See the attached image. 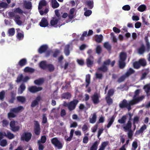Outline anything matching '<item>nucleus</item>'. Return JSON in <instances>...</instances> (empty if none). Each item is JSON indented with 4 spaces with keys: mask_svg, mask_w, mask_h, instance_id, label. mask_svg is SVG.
Listing matches in <instances>:
<instances>
[{
    "mask_svg": "<svg viewBox=\"0 0 150 150\" xmlns=\"http://www.w3.org/2000/svg\"><path fill=\"white\" fill-rule=\"evenodd\" d=\"M34 122L35 123L34 130L35 133L36 135H39L40 132V124L38 121H35Z\"/></svg>",
    "mask_w": 150,
    "mask_h": 150,
    "instance_id": "1a4fd4ad",
    "label": "nucleus"
},
{
    "mask_svg": "<svg viewBox=\"0 0 150 150\" xmlns=\"http://www.w3.org/2000/svg\"><path fill=\"white\" fill-rule=\"evenodd\" d=\"M74 130L73 129H72L71 130L70 132V135L69 137H68L67 138V139L66 140L68 141H70L72 137H73L74 133Z\"/></svg>",
    "mask_w": 150,
    "mask_h": 150,
    "instance_id": "864d4df0",
    "label": "nucleus"
},
{
    "mask_svg": "<svg viewBox=\"0 0 150 150\" xmlns=\"http://www.w3.org/2000/svg\"><path fill=\"white\" fill-rule=\"evenodd\" d=\"M127 119V116L126 115H123L122 117L120 119H119L118 122L121 124H124L125 122Z\"/></svg>",
    "mask_w": 150,
    "mask_h": 150,
    "instance_id": "58836bf2",
    "label": "nucleus"
},
{
    "mask_svg": "<svg viewBox=\"0 0 150 150\" xmlns=\"http://www.w3.org/2000/svg\"><path fill=\"white\" fill-rule=\"evenodd\" d=\"M99 143L97 141H95L91 147L90 150H97Z\"/></svg>",
    "mask_w": 150,
    "mask_h": 150,
    "instance_id": "f704fd0d",
    "label": "nucleus"
},
{
    "mask_svg": "<svg viewBox=\"0 0 150 150\" xmlns=\"http://www.w3.org/2000/svg\"><path fill=\"white\" fill-rule=\"evenodd\" d=\"M24 108L22 106H20L17 107L11 108L10 111L14 112L16 113L20 112L24 110Z\"/></svg>",
    "mask_w": 150,
    "mask_h": 150,
    "instance_id": "4468645a",
    "label": "nucleus"
},
{
    "mask_svg": "<svg viewBox=\"0 0 150 150\" xmlns=\"http://www.w3.org/2000/svg\"><path fill=\"white\" fill-rule=\"evenodd\" d=\"M126 77L125 75L121 76L117 80V82L119 83H120L122 82L125 79Z\"/></svg>",
    "mask_w": 150,
    "mask_h": 150,
    "instance_id": "052dcab7",
    "label": "nucleus"
},
{
    "mask_svg": "<svg viewBox=\"0 0 150 150\" xmlns=\"http://www.w3.org/2000/svg\"><path fill=\"white\" fill-rule=\"evenodd\" d=\"M24 71L25 72L33 73L34 72L35 69L33 68L27 67L24 69Z\"/></svg>",
    "mask_w": 150,
    "mask_h": 150,
    "instance_id": "ea45409f",
    "label": "nucleus"
},
{
    "mask_svg": "<svg viewBox=\"0 0 150 150\" xmlns=\"http://www.w3.org/2000/svg\"><path fill=\"white\" fill-rule=\"evenodd\" d=\"M91 76L90 74H87L86 76V82L87 84L86 85V87H87L90 83Z\"/></svg>",
    "mask_w": 150,
    "mask_h": 150,
    "instance_id": "a19ab883",
    "label": "nucleus"
},
{
    "mask_svg": "<svg viewBox=\"0 0 150 150\" xmlns=\"http://www.w3.org/2000/svg\"><path fill=\"white\" fill-rule=\"evenodd\" d=\"M42 88L41 87H37L35 86H32L28 88V90L32 93H35L42 90Z\"/></svg>",
    "mask_w": 150,
    "mask_h": 150,
    "instance_id": "9d476101",
    "label": "nucleus"
},
{
    "mask_svg": "<svg viewBox=\"0 0 150 150\" xmlns=\"http://www.w3.org/2000/svg\"><path fill=\"white\" fill-rule=\"evenodd\" d=\"M17 38L19 40L22 39L24 37V34L23 33H18L17 35Z\"/></svg>",
    "mask_w": 150,
    "mask_h": 150,
    "instance_id": "bf43d9fd",
    "label": "nucleus"
},
{
    "mask_svg": "<svg viewBox=\"0 0 150 150\" xmlns=\"http://www.w3.org/2000/svg\"><path fill=\"white\" fill-rule=\"evenodd\" d=\"M134 71L131 68H130L125 73V75L126 77L129 76L131 74H133Z\"/></svg>",
    "mask_w": 150,
    "mask_h": 150,
    "instance_id": "79ce46f5",
    "label": "nucleus"
},
{
    "mask_svg": "<svg viewBox=\"0 0 150 150\" xmlns=\"http://www.w3.org/2000/svg\"><path fill=\"white\" fill-rule=\"evenodd\" d=\"M143 89L146 94L147 96H150V84H147L143 87Z\"/></svg>",
    "mask_w": 150,
    "mask_h": 150,
    "instance_id": "a211bd4d",
    "label": "nucleus"
},
{
    "mask_svg": "<svg viewBox=\"0 0 150 150\" xmlns=\"http://www.w3.org/2000/svg\"><path fill=\"white\" fill-rule=\"evenodd\" d=\"M32 134L30 132H26L23 133L21 136V139L28 142L31 139Z\"/></svg>",
    "mask_w": 150,
    "mask_h": 150,
    "instance_id": "0eeeda50",
    "label": "nucleus"
},
{
    "mask_svg": "<svg viewBox=\"0 0 150 150\" xmlns=\"http://www.w3.org/2000/svg\"><path fill=\"white\" fill-rule=\"evenodd\" d=\"M42 98L40 96H38L35 100H34L31 103L30 106L32 108H34L36 106L38 105L39 102L41 100Z\"/></svg>",
    "mask_w": 150,
    "mask_h": 150,
    "instance_id": "9b49d317",
    "label": "nucleus"
},
{
    "mask_svg": "<svg viewBox=\"0 0 150 150\" xmlns=\"http://www.w3.org/2000/svg\"><path fill=\"white\" fill-rule=\"evenodd\" d=\"M60 53V51L57 49H56L54 52L53 56L54 57H56Z\"/></svg>",
    "mask_w": 150,
    "mask_h": 150,
    "instance_id": "774afa93",
    "label": "nucleus"
},
{
    "mask_svg": "<svg viewBox=\"0 0 150 150\" xmlns=\"http://www.w3.org/2000/svg\"><path fill=\"white\" fill-rule=\"evenodd\" d=\"M24 6L26 9H30L32 8L31 2L30 1L25 2L24 4Z\"/></svg>",
    "mask_w": 150,
    "mask_h": 150,
    "instance_id": "e433bc0d",
    "label": "nucleus"
},
{
    "mask_svg": "<svg viewBox=\"0 0 150 150\" xmlns=\"http://www.w3.org/2000/svg\"><path fill=\"white\" fill-rule=\"evenodd\" d=\"M141 66L145 67L146 65V62L144 58L140 59L138 61Z\"/></svg>",
    "mask_w": 150,
    "mask_h": 150,
    "instance_id": "72a5a7b5",
    "label": "nucleus"
},
{
    "mask_svg": "<svg viewBox=\"0 0 150 150\" xmlns=\"http://www.w3.org/2000/svg\"><path fill=\"white\" fill-rule=\"evenodd\" d=\"M93 57L92 55L88 56L86 60V64L88 67L93 65Z\"/></svg>",
    "mask_w": 150,
    "mask_h": 150,
    "instance_id": "2eb2a0df",
    "label": "nucleus"
},
{
    "mask_svg": "<svg viewBox=\"0 0 150 150\" xmlns=\"http://www.w3.org/2000/svg\"><path fill=\"white\" fill-rule=\"evenodd\" d=\"M48 46L46 45H41L38 49V52L40 54H42L45 52L47 50Z\"/></svg>",
    "mask_w": 150,
    "mask_h": 150,
    "instance_id": "f3484780",
    "label": "nucleus"
},
{
    "mask_svg": "<svg viewBox=\"0 0 150 150\" xmlns=\"http://www.w3.org/2000/svg\"><path fill=\"white\" fill-rule=\"evenodd\" d=\"M51 141L52 144L54 145L55 147L59 149L62 148L63 144L57 137L53 138L51 139Z\"/></svg>",
    "mask_w": 150,
    "mask_h": 150,
    "instance_id": "20e7f679",
    "label": "nucleus"
},
{
    "mask_svg": "<svg viewBox=\"0 0 150 150\" xmlns=\"http://www.w3.org/2000/svg\"><path fill=\"white\" fill-rule=\"evenodd\" d=\"M14 12L15 13H18L20 14H22L23 13V11L19 7L15 8L14 10Z\"/></svg>",
    "mask_w": 150,
    "mask_h": 150,
    "instance_id": "3c124183",
    "label": "nucleus"
},
{
    "mask_svg": "<svg viewBox=\"0 0 150 150\" xmlns=\"http://www.w3.org/2000/svg\"><path fill=\"white\" fill-rule=\"evenodd\" d=\"M14 18V21L17 25H22V22L20 20L21 18L19 15L17 14L16 15Z\"/></svg>",
    "mask_w": 150,
    "mask_h": 150,
    "instance_id": "aec40b11",
    "label": "nucleus"
},
{
    "mask_svg": "<svg viewBox=\"0 0 150 150\" xmlns=\"http://www.w3.org/2000/svg\"><path fill=\"white\" fill-rule=\"evenodd\" d=\"M69 48L70 46L69 45H66L64 48V53L67 56H68L70 54Z\"/></svg>",
    "mask_w": 150,
    "mask_h": 150,
    "instance_id": "c9c22d12",
    "label": "nucleus"
},
{
    "mask_svg": "<svg viewBox=\"0 0 150 150\" xmlns=\"http://www.w3.org/2000/svg\"><path fill=\"white\" fill-rule=\"evenodd\" d=\"M71 97V95L69 92L64 93L62 96V99H70Z\"/></svg>",
    "mask_w": 150,
    "mask_h": 150,
    "instance_id": "b1692460",
    "label": "nucleus"
},
{
    "mask_svg": "<svg viewBox=\"0 0 150 150\" xmlns=\"http://www.w3.org/2000/svg\"><path fill=\"white\" fill-rule=\"evenodd\" d=\"M100 97V95L98 94L97 92H95L91 96V100L94 104H97L100 102L99 100Z\"/></svg>",
    "mask_w": 150,
    "mask_h": 150,
    "instance_id": "423d86ee",
    "label": "nucleus"
},
{
    "mask_svg": "<svg viewBox=\"0 0 150 150\" xmlns=\"http://www.w3.org/2000/svg\"><path fill=\"white\" fill-rule=\"evenodd\" d=\"M86 4L88 6L89 9H91L93 7V1H89L86 2Z\"/></svg>",
    "mask_w": 150,
    "mask_h": 150,
    "instance_id": "8fccbe9b",
    "label": "nucleus"
},
{
    "mask_svg": "<svg viewBox=\"0 0 150 150\" xmlns=\"http://www.w3.org/2000/svg\"><path fill=\"white\" fill-rule=\"evenodd\" d=\"M11 98L9 100V102L10 103H13L15 99V94L13 93V92L11 93Z\"/></svg>",
    "mask_w": 150,
    "mask_h": 150,
    "instance_id": "5fc2aeb1",
    "label": "nucleus"
},
{
    "mask_svg": "<svg viewBox=\"0 0 150 150\" xmlns=\"http://www.w3.org/2000/svg\"><path fill=\"white\" fill-rule=\"evenodd\" d=\"M133 66L136 69H139L141 66L138 61L134 62L133 63Z\"/></svg>",
    "mask_w": 150,
    "mask_h": 150,
    "instance_id": "603ef678",
    "label": "nucleus"
},
{
    "mask_svg": "<svg viewBox=\"0 0 150 150\" xmlns=\"http://www.w3.org/2000/svg\"><path fill=\"white\" fill-rule=\"evenodd\" d=\"M17 100L22 103H24L26 101V98L25 97L23 96H18L17 97Z\"/></svg>",
    "mask_w": 150,
    "mask_h": 150,
    "instance_id": "473e14b6",
    "label": "nucleus"
},
{
    "mask_svg": "<svg viewBox=\"0 0 150 150\" xmlns=\"http://www.w3.org/2000/svg\"><path fill=\"white\" fill-rule=\"evenodd\" d=\"M25 88L26 87L25 84L23 83H22L18 89V93L20 94H22L25 90Z\"/></svg>",
    "mask_w": 150,
    "mask_h": 150,
    "instance_id": "393cba45",
    "label": "nucleus"
},
{
    "mask_svg": "<svg viewBox=\"0 0 150 150\" xmlns=\"http://www.w3.org/2000/svg\"><path fill=\"white\" fill-rule=\"evenodd\" d=\"M5 136L10 139H13L14 137V135L12 133L8 131H7L6 134L5 133Z\"/></svg>",
    "mask_w": 150,
    "mask_h": 150,
    "instance_id": "2f4dec72",
    "label": "nucleus"
},
{
    "mask_svg": "<svg viewBox=\"0 0 150 150\" xmlns=\"http://www.w3.org/2000/svg\"><path fill=\"white\" fill-rule=\"evenodd\" d=\"M146 9V6L144 4L140 5L137 8L138 10L140 12H143Z\"/></svg>",
    "mask_w": 150,
    "mask_h": 150,
    "instance_id": "37998d69",
    "label": "nucleus"
},
{
    "mask_svg": "<svg viewBox=\"0 0 150 150\" xmlns=\"http://www.w3.org/2000/svg\"><path fill=\"white\" fill-rule=\"evenodd\" d=\"M5 96V92L4 91H2L0 92V100L3 101Z\"/></svg>",
    "mask_w": 150,
    "mask_h": 150,
    "instance_id": "680f3d73",
    "label": "nucleus"
},
{
    "mask_svg": "<svg viewBox=\"0 0 150 150\" xmlns=\"http://www.w3.org/2000/svg\"><path fill=\"white\" fill-rule=\"evenodd\" d=\"M44 81V79L43 78H40L38 79L35 80L34 83L37 85H40L42 84Z\"/></svg>",
    "mask_w": 150,
    "mask_h": 150,
    "instance_id": "4c0bfd02",
    "label": "nucleus"
},
{
    "mask_svg": "<svg viewBox=\"0 0 150 150\" xmlns=\"http://www.w3.org/2000/svg\"><path fill=\"white\" fill-rule=\"evenodd\" d=\"M139 117H138L136 116L134 117L133 119V124L134 126L136 127V126L135 125V124H138L139 122Z\"/></svg>",
    "mask_w": 150,
    "mask_h": 150,
    "instance_id": "6e6d98bb",
    "label": "nucleus"
},
{
    "mask_svg": "<svg viewBox=\"0 0 150 150\" xmlns=\"http://www.w3.org/2000/svg\"><path fill=\"white\" fill-rule=\"evenodd\" d=\"M144 98L145 96H142L138 97L133 98V99L132 100L133 105L142 101Z\"/></svg>",
    "mask_w": 150,
    "mask_h": 150,
    "instance_id": "ddd939ff",
    "label": "nucleus"
},
{
    "mask_svg": "<svg viewBox=\"0 0 150 150\" xmlns=\"http://www.w3.org/2000/svg\"><path fill=\"white\" fill-rule=\"evenodd\" d=\"M115 118L114 117V116H112L111 118H109L108 119V123L107 125V127L108 128L110 127L113 122Z\"/></svg>",
    "mask_w": 150,
    "mask_h": 150,
    "instance_id": "c85d7f7f",
    "label": "nucleus"
},
{
    "mask_svg": "<svg viewBox=\"0 0 150 150\" xmlns=\"http://www.w3.org/2000/svg\"><path fill=\"white\" fill-rule=\"evenodd\" d=\"M104 47L108 51H110L111 50L112 46L108 42H105L103 44Z\"/></svg>",
    "mask_w": 150,
    "mask_h": 150,
    "instance_id": "c756f323",
    "label": "nucleus"
},
{
    "mask_svg": "<svg viewBox=\"0 0 150 150\" xmlns=\"http://www.w3.org/2000/svg\"><path fill=\"white\" fill-rule=\"evenodd\" d=\"M46 141V137L45 135L42 136L41 137V140H39L38 141V143H42L44 144L45 143Z\"/></svg>",
    "mask_w": 150,
    "mask_h": 150,
    "instance_id": "09e8293b",
    "label": "nucleus"
},
{
    "mask_svg": "<svg viewBox=\"0 0 150 150\" xmlns=\"http://www.w3.org/2000/svg\"><path fill=\"white\" fill-rule=\"evenodd\" d=\"M115 61L114 60L111 62L110 60V59H108L103 62V65L99 67L98 70L104 73L106 72L108 70V66L110 64L111 67H112L115 65Z\"/></svg>",
    "mask_w": 150,
    "mask_h": 150,
    "instance_id": "f257e3e1",
    "label": "nucleus"
},
{
    "mask_svg": "<svg viewBox=\"0 0 150 150\" xmlns=\"http://www.w3.org/2000/svg\"><path fill=\"white\" fill-rule=\"evenodd\" d=\"M146 47L145 49V51L147 52H149L150 51V45L149 43L148 42V40H146Z\"/></svg>",
    "mask_w": 150,
    "mask_h": 150,
    "instance_id": "69168bd1",
    "label": "nucleus"
},
{
    "mask_svg": "<svg viewBox=\"0 0 150 150\" xmlns=\"http://www.w3.org/2000/svg\"><path fill=\"white\" fill-rule=\"evenodd\" d=\"M60 20L59 18H57L56 17H52L50 22L51 26L57 27L56 25Z\"/></svg>",
    "mask_w": 150,
    "mask_h": 150,
    "instance_id": "f8f14e48",
    "label": "nucleus"
},
{
    "mask_svg": "<svg viewBox=\"0 0 150 150\" xmlns=\"http://www.w3.org/2000/svg\"><path fill=\"white\" fill-rule=\"evenodd\" d=\"M49 24L47 20L45 18L42 19L40 23V25L41 27H45L48 26Z\"/></svg>",
    "mask_w": 150,
    "mask_h": 150,
    "instance_id": "dca6fc26",
    "label": "nucleus"
},
{
    "mask_svg": "<svg viewBox=\"0 0 150 150\" xmlns=\"http://www.w3.org/2000/svg\"><path fill=\"white\" fill-rule=\"evenodd\" d=\"M133 105L132 100H131L128 102L125 99H123L121 101L119 104V107L121 109H123L126 108L129 111L132 109L131 106Z\"/></svg>",
    "mask_w": 150,
    "mask_h": 150,
    "instance_id": "7ed1b4c3",
    "label": "nucleus"
},
{
    "mask_svg": "<svg viewBox=\"0 0 150 150\" xmlns=\"http://www.w3.org/2000/svg\"><path fill=\"white\" fill-rule=\"evenodd\" d=\"M7 144V142L6 139H2L0 141V145L2 147L5 146Z\"/></svg>",
    "mask_w": 150,
    "mask_h": 150,
    "instance_id": "13d9d810",
    "label": "nucleus"
},
{
    "mask_svg": "<svg viewBox=\"0 0 150 150\" xmlns=\"http://www.w3.org/2000/svg\"><path fill=\"white\" fill-rule=\"evenodd\" d=\"M103 38V36L101 34L96 35L95 36V40L97 42L100 43L102 40Z\"/></svg>",
    "mask_w": 150,
    "mask_h": 150,
    "instance_id": "bb28decb",
    "label": "nucleus"
},
{
    "mask_svg": "<svg viewBox=\"0 0 150 150\" xmlns=\"http://www.w3.org/2000/svg\"><path fill=\"white\" fill-rule=\"evenodd\" d=\"M47 122V119L46 117V114H44L42 115V123L43 124H45Z\"/></svg>",
    "mask_w": 150,
    "mask_h": 150,
    "instance_id": "0e129e2a",
    "label": "nucleus"
},
{
    "mask_svg": "<svg viewBox=\"0 0 150 150\" xmlns=\"http://www.w3.org/2000/svg\"><path fill=\"white\" fill-rule=\"evenodd\" d=\"M8 32L9 34V36H12L15 34V29L14 28H11L8 30Z\"/></svg>",
    "mask_w": 150,
    "mask_h": 150,
    "instance_id": "49530a36",
    "label": "nucleus"
},
{
    "mask_svg": "<svg viewBox=\"0 0 150 150\" xmlns=\"http://www.w3.org/2000/svg\"><path fill=\"white\" fill-rule=\"evenodd\" d=\"M145 51V49L144 45H142L138 50V52L140 54H142Z\"/></svg>",
    "mask_w": 150,
    "mask_h": 150,
    "instance_id": "5701e85b",
    "label": "nucleus"
},
{
    "mask_svg": "<svg viewBox=\"0 0 150 150\" xmlns=\"http://www.w3.org/2000/svg\"><path fill=\"white\" fill-rule=\"evenodd\" d=\"M8 4L6 2H3L0 3V8H6L8 7Z\"/></svg>",
    "mask_w": 150,
    "mask_h": 150,
    "instance_id": "4d7b16f0",
    "label": "nucleus"
},
{
    "mask_svg": "<svg viewBox=\"0 0 150 150\" xmlns=\"http://www.w3.org/2000/svg\"><path fill=\"white\" fill-rule=\"evenodd\" d=\"M27 63V61L26 58H24L21 59L18 63V65H19L21 67H22Z\"/></svg>",
    "mask_w": 150,
    "mask_h": 150,
    "instance_id": "412c9836",
    "label": "nucleus"
},
{
    "mask_svg": "<svg viewBox=\"0 0 150 150\" xmlns=\"http://www.w3.org/2000/svg\"><path fill=\"white\" fill-rule=\"evenodd\" d=\"M105 100L107 103L108 105H110L112 104L113 100L110 97L107 96L105 97Z\"/></svg>",
    "mask_w": 150,
    "mask_h": 150,
    "instance_id": "de8ad7c7",
    "label": "nucleus"
},
{
    "mask_svg": "<svg viewBox=\"0 0 150 150\" xmlns=\"http://www.w3.org/2000/svg\"><path fill=\"white\" fill-rule=\"evenodd\" d=\"M47 65L46 61H42L40 63L39 66L42 69L45 70L47 69Z\"/></svg>",
    "mask_w": 150,
    "mask_h": 150,
    "instance_id": "cd10ccee",
    "label": "nucleus"
},
{
    "mask_svg": "<svg viewBox=\"0 0 150 150\" xmlns=\"http://www.w3.org/2000/svg\"><path fill=\"white\" fill-rule=\"evenodd\" d=\"M97 117L96 113H93L92 117L89 118L90 122L92 124L95 123L96 122Z\"/></svg>",
    "mask_w": 150,
    "mask_h": 150,
    "instance_id": "a878e982",
    "label": "nucleus"
},
{
    "mask_svg": "<svg viewBox=\"0 0 150 150\" xmlns=\"http://www.w3.org/2000/svg\"><path fill=\"white\" fill-rule=\"evenodd\" d=\"M51 5L52 7L54 8H58L59 5L56 0H52Z\"/></svg>",
    "mask_w": 150,
    "mask_h": 150,
    "instance_id": "7c9ffc66",
    "label": "nucleus"
},
{
    "mask_svg": "<svg viewBox=\"0 0 150 150\" xmlns=\"http://www.w3.org/2000/svg\"><path fill=\"white\" fill-rule=\"evenodd\" d=\"M132 123L130 120L128 121L126 125L123 127V129L125 131L131 130Z\"/></svg>",
    "mask_w": 150,
    "mask_h": 150,
    "instance_id": "6ab92c4d",
    "label": "nucleus"
},
{
    "mask_svg": "<svg viewBox=\"0 0 150 150\" xmlns=\"http://www.w3.org/2000/svg\"><path fill=\"white\" fill-rule=\"evenodd\" d=\"M10 126L11 129L14 132H17L20 129V127L19 126H16V122L15 120L10 122Z\"/></svg>",
    "mask_w": 150,
    "mask_h": 150,
    "instance_id": "6e6552de",
    "label": "nucleus"
},
{
    "mask_svg": "<svg viewBox=\"0 0 150 150\" xmlns=\"http://www.w3.org/2000/svg\"><path fill=\"white\" fill-rule=\"evenodd\" d=\"M147 128L146 126L145 125H143L140 128L139 130H137L136 132V134H139L143 133L144 131Z\"/></svg>",
    "mask_w": 150,
    "mask_h": 150,
    "instance_id": "4be33fe9",
    "label": "nucleus"
},
{
    "mask_svg": "<svg viewBox=\"0 0 150 150\" xmlns=\"http://www.w3.org/2000/svg\"><path fill=\"white\" fill-rule=\"evenodd\" d=\"M114 91L113 89H110L108 93V97H110L113 95L114 93Z\"/></svg>",
    "mask_w": 150,
    "mask_h": 150,
    "instance_id": "e2e57ef3",
    "label": "nucleus"
},
{
    "mask_svg": "<svg viewBox=\"0 0 150 150\" xmlns=\"http://www.w3.org/2000/svg\"><path fill=\"white\" fill-rule=\"evenodd\" d=\"M118 60L119 66L120 69H123L126 66L125 61L127 58V54L126 52H122L120 53Z\"/></svg>",
    "mask_w": 150,
    "mask_h": 150,
    "instance_id": "f03ea898",
    "label": "nucleus"
},
{
    "mask_svg": "<svg viewBox=\"0 0 150 150\" xmlns=\"http://www.w3.org/2000/svg\"><path fill=\"white\" fill-rule=\"evenodd\" d=\"M79 102L77 100L74 99L68 103L67 108L69 111H71L74 110Z\"/></svg>",
    "mask_w": 150,
    "mask_h": 150,
    "instance_id": "39448f33",
    "label": "nucleus"
},
{
    "mask_svg": "<svg viewBox=\"0 0 150 150\" xmlns=\"http://www.w3.org/2000/svg\"><path fill=\"white\" fill-rule=\"evenodd\" d=\"M87 8L85 7L84 8V10L86 11L84 13V15L86 16H88L90 15L92 12L91 10H87Z\"/></svg>",
    "mask_w": 150,
    "mask_h": 150,
    "instance_id": "c03bdc74",
    "label": "nucleus"
},
{
    "mask_svg": "<svg viewBox=\"0 0 150 150\" xmlns=\"http://www.w3.org/2000/svg\"><path fill=\"white\" fill-rule=\"evenodd\" d=\"M102 51V48L99 45H98L96 48V52L98 54H100Z\"/></svg>",
    "mask_w": 150,
    "mask_h": 150,
    "instance_id": "338daca9",
    "label": "nucleus"
},
{
    "mask_svg": "<svg viewBox=\"0 0 150 150\" xmlns=\"http://www.w3.org/2000/svg\"><path fill=\"white\" fill-rule=\"evenodd\" d=\"M47 68L48 69L49 71L50 72L53 71L54 69V65L51 64H47Z\"/></svg>",
    "mask_w": 150,
    "mask_h": 150,
    "instance_id": "a18cd8bd",
    "label": "nucleus"
}]
</instances>
